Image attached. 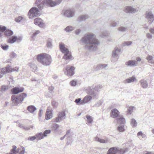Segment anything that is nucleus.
Listing matches in <instances>:
<instances>
[{
	"label": "nucleus",
	"mask_w": 154,
	"mask_h": 154,
	"mask_svg": "<svg viewBox=\"0 0 154 154\" xmlns=\"http://www.w3.org/2000/svg\"><path fill=\"white\" fill-rule=\"evenodd\" d=\"M35 139H36L35 135L33 136L29 137L28 138V140L29 141H33Z\"/></svg>",
	"instance_id": "60"
},
{
	"label": "nucleus",
	"mask_w": 154,
	"mask_h": 154,
	"mask_svg": "<svg viewBox=\"0 0 154 154\" xmlns=\"http://www.w3.org/2000/svg\"><path fill=\"white\" fill-rule=\"evenodd\" d=\"M60 51L64 54L63 58L66 60H71L72 59L71 53L69 51L67 47L63 43H61L59 45Z\"/></svg>",
	"instance_id": "4"
},
{
	"label": "nucleus",
	"mask_w": 154,
	"mask_h": 154,
	"mask_svg": "<svg viewBox=\"0 0 154 154\" xmlns=\"http://www.w3.org/2000/svg\"><path fill=\"white\" fill-rule=\"evenodd\" d=\"M34 23L41 28H44L46 26L44 20L39 17L35 19L34 20Z\"/></svg>",
	"instance_id": "10"
},
{
	"label": "nucleus",
	"mask_w": 154,
	"mask_h": 154,
	"mask_svg": "<svg viewBox=\"0 0 154 154\" xmlns=\"http://www.w3.org/2000/svg\"><path fill=\"white\" fill-rule=\"evenodd\" d=\"M47 46L48 48H51L52 46V42L51 40H49L47 41Z\"/></svg>",
	"instance_id": "51"
},
{
	"label": "nucleus",
	"mask_w": 154,
	"mask_h": 154,
	"mask_svg": "<svg viewBox=\"0 0 154 154\" xmlns=\"http://www.w3.org/2000/svg\"><path fill=\"white\" fill-rule=\"evenodd\" d=\"M40 32L39 30H36L34 32L33 34L32 35V38H33L36 36L37 35L40 33Z\"/></svg>",
	"instance_id": "52"
},
{
	"label": "nucleus",
	"mask_w": 154,
	"mask_h": 154,
	"mask_svg": "<svg viewBox=\"0 0 154 154\" xmlns=\"http://www.w3.org/2000/svg\"><path fill=\"white\" fill-rule=\"evenodd\" d=\"M93 89H94V87H89L86 89V91L87 93L92 96H95L94 93L93 92Z\"/></svg>",
	"instance_id": "26"
},
{
	"label": "nucleus",
	"mask_w": 154,
	"mask_h": 154,
	"mask_svg": "<svg viewBox=\"0 0 154 154\" xmlns=\"http://www.w3.org/2000/svg\"><path fill=\"white\" fill-rule=\"evenodd\" d=\"M62 14L67 17H71L74 15V11L72 9H68L63 11Z\"/></svg>",
	"instance_id": "8"
},
{
	"label": "nucleus",
	"mask_w": 154,
	"mask_h": 154,
	"mask_svg": "<svg viewBox=\"0 0 154 154\" xmlns=\"http://www.w3.org/2000/svg\"><path fill=\"white\" fill-rule=\"evenodd\" d=\"M145 17L148 23L150 24H151L154 20V15L151 11L146 12Z\"/></svg>",
	"instance_id": "11"
},
{
	"label": "nucleus",
	"mask_w": 154,
	"mask_h": 154,
	"mask_svg": "<svg viewBox=\"0 0 154 154\" xmlns=\"http://www.w3.org/2000/svg\"><path fill=\"white\" fill-rule=\"evenodd\" d=\"M20 150H22L20 152H19V154H24L25 152V148L23 147H21L19 149Z\"/></svg>",
	"instance_id": "58"
},
{
	"label": "nucleus",
	"mask_w": 154,
	"mask_h": 154,
	"mask_svg": "<svg viewBox=\"0 0 154 154\" xmlns=\"http://www.w3.org/2000/svg\"><path fill=\"white\" fill-rule=\"evenodd\" d=\"M108 36V34L106 32H104L102 33L101 35V37L103 38L106 37Z\"/></svg>",
	"instance_id": "64"
},
{
	"label": "nucleus",
	"mask_w": 154,
	"mask_h": 154,
	"mask_svg": "<svg viewBox=\"0 0 154 154\" xmlns=\"http://www.w3.org/2000/svg\"><path fill=\"white\" fill-rule=\"evenodd\" d=\"M137 122L134 119H132L130 120V124L131 126L133 128L137 127Z\"/></svg>",
	"instance_id": "37"
},
{
	"label": "nucleus",
	"mask_w": 154,
	"mask_h": 154,
	"mask_svg": "<svg viewBox=\"0 0 154 154\" xmlns=\"http://www.w3.org/2000/svg\"><path fill=\"white\" fill-rule=\"evenodd\" d=\"M17 56V54L14 52H12L10 54V57L11 59L16 58Z\"/></svg>",
	"instance_id": "61"
},
{
	"label": "nucleus",
	"mask_w": 154,
	"mask_h": 154,
	"mask_svg": "<svg viewBox=\"0 0 154 154\" xmlns=\"http://www.w3.org/2000/svg\"><path fill=\"white\" fill-rule=\"evenodd\" d=\"M117 120L118 123L120 124H125L126 122L125 119L122 116H119Z\"/></svg>",
	"instance_id": "22"
},
{
	"label": "nucleus",
	"mask_w": 154,
	"mask_h": 154,
	"mask_svg": "<svg viewBox=\"0 0 154 154\" xmlns=\"http://www.w3.org/2000/svg\"><path fill=\"white\" fill-rule=\"evenodd\" d=\"M121 51L117 47H116L112 52V54L113 56H116L119 57V52Z\"/></svg>",
	"instance_id": "34"
},
{
	"label": "nucleus",
	"mask_w": 154,
	"mask_h": 154,
	"mask_svg": "<svg viewBox=\"0 0 154 154\" xmlns=\"http://www.w3.org/2000/svg\"><path fill=\"white\" fill-rule=\"evenodd\" d=\"M94 140L97 142L102 143H109V139L108 138H106L104 139H103L96 136L94 138Z\"/></svg>",
	"instance_id": "14"
},
{
	"label": "nucleus",
	"mask_w": 154,
	"mask_h": 154,
	"mask_svg": "<svg viewBox=\"0 0 154 154\" xmlns=\"http://www.w3.org/2000/svg\"><path fill=\"white\" fill-rule=\"evenodd\" d=\"M1 47L4 50H7L9 48L8 45L6 44H2L1 45Z\"/></svg>",
	"instance_id": "47"
},
{
	"label": "nucleus",
	"mask_w": 154,
	"mask_h": 154,
	"mask_svg": "<svg viewBox=\"0 0 154 154\" xmlns=\"http://www.w3.org/2000/svg\"><path fill=\"white\" fill-rule=\"evenodd\" d=\"M125 124H120L117 127L118 130L120 132H124L125 129Z\"/></svg>",
	"instance_id": "38"
},
{
	"label": "nucleus",
	"mask_w": 154,
	"mask_h": 154,
	"mask_svg": "<svg viewBox=\"0 0 154 154\" xmlns=\"http://www.w3.org/2000/svg\"><path fill=\"white\" fill-rule=\"evenodd\" d=\"M103 102V100H100L96 103L95 106L97 107L99 106Z\"/></svg>",
	"instance_id": "55"
},
{
	"label": "nucleus",
	"mask_w": 154,
	"mask_h": 154,
	"mask_svg": "<svg viewBox=\"0 0 154 154\" xmlns=\"http://www.w3.org/2000/svg\"><path fill=\"white\" fill-rule=\"evenodd\" d=\"M146 59L149 63L151 64H154V59L153 56L152 55H148Z\"/></svg>",
	"instance_id": "27"
},
{
	"label": "nucleus",
	"mask_w": 154,
	"mask_h": 154,
	"mask_svg": "<svg viewBox=\"0 0 154 154\" xmlns=\"http://www.w3.org/2000/svg\"><path fill=\"white\" fill-rule=\"evenodd\" d=\"M11 66L8 65L7 66L0 69V73L2 74L5 75L7 73L11 72Z\"/></svg>",
	"instance_id": "15"
},
{
	"label": "nucleus",
	"mask_w": 154,
	"mask_h": 154,
	"mask_svg": "<svg viewBox=\"0 0 154 154\" xmlns=\"http://www.w3.org/2000/svg\"><path fill=\"white\" fill-rule=\"evenodd\" d=\"M81 41L85 44V48L90 51H96L100 44L99 42L96 38V35L93 33H88L86 34Z\"/></svg>",
	"instance_id": "1"
},
{
	"label": "nucleus",
	"mask_w": 154,
	"mask_h": 154,
	"mask_svg": "<svg viewBox=\"0 0 154 154\" xmlns=\"http://www.w3.org/2000/svg\"><path fill=\"white\" fill-rule=\"evenodd\" d=\"M6 27L5 26H0V32H4L6 30Z\"/></svg>",
	"instance_id": "56"
},
{
	"label": "nucleus",
	"mask_w": 154,
	"mask_h": 154,
	"mask_svg": "<svg viewBox=\"0 0 154 154\" xmlns=\"http://www.w3.org/2000/svg\"><path fill=\"white\" fill-rule=\"evenodd\" d=\"M52 117V113L51 110L47 109L45 114V119L48 120L51 119Z\"/></svg>",
	"instance_id": "23"
},
{
	"label": "nucleus",
	"mask_w": 154,
	"mask_h": 154,
	"mask_svg": "<svg viewBox=\"0 0 154 154\" xmlns=\"http://www.w3.org/2000/svg\"><path fill=\"white\" fill-rule=\"evenodd\" d=\"M94 89L97 91H100V89L102 88V86L100 85H98L96 86L95 87L94 86Z\"/></svg>",
	"instance_id": "44"
},
{
	"label": "nucleus",
	"mask_w": 154,
	"mask_h": 154,
	"mask_svg": "<svg viewBox=\"0 0 154 154\" xmlns=\"http://www.w3.org/2000/svg\"><path fill=\"white\" fill-rule=\"evenodd\" d=\"M22 40L21 37L19 36L17 37V36H13L11 38H10L8 39V43L12 44L17 41L18 42H20Z\"/></svg>",
	"instance_id": "12"
},
{
	"label": "nucleus",
	"mask_w": 154,
	"mask_h": 154,
	"mask_svg": "<svg viewBox=\"0 0 154 154\" xmlns=\"http://www.w3.org/2000/svg\"><path fill=\"white\" fill-rule=\"evenodd\" d=\"M12 148L10 152L7 154H17L19 152L20 149L19 148L17 149V147L15 146H12Z\"/></svg>",
	"instance_id": "24"
},
{
	"label": "nucleus",
	"mask_w": 154,
	"mask_h": 154,
	"mask_svg": "<svg viewBox=\"0 0 154 154\" xmlns=\"http://www.w3.org/2000/svg\"><path fill=\"white\" fill-rule=\"evenodd\" d=\"M29 66L30 67L32 71L34 72H36L37 70V68L36 65L33 63H30L29 64Z\"/></svg>",
	"instance_id": "25"
},
{
	"label": "nucleus",
	"mask_w": 154,
	"mask_h": 154,
	"mask_svg": "<svg viewBox=\"0 0 154 154\" xmlns=\"http://www.w3.org/2000/svg\"><path fill=\"white\" fill-rule=\"evenodd\" d=\"M36 0L35 5L40 9L42 10L45 6L53 7L60 4L62 0Z\"/></svg>",
	"instance_id": "2"
},
{
	"label": "nucleus",
	"mask_w": 154,
	"mask_h": 154,
	"mask_svg": "<svg viewBox=\"0 0 154 154\" xmlns=\"http://www.w3.org/2000/svg\"><path fill=\"white\" fill-rule=\"evenodd\" d=\"M11 72H18L19 71V68L18 67H16L15 68H12L11 67Z\"/></svg>",
	"instance_id": "59"
},
{
	"label": "nucleus",
	"mask_w": 154,
	"mask_h": 154,
	"mask_svg": "<svg viewBox=\"0 0 154 154\" xmlns=\"http://www.w3.org/2000/svg\"><path fill=\"white\" fill-rule=\"evenodd\" d=\"M132 43V42L131 41H126L125 42L123 43V45L124 46H128L130 45Z\"/></svg>",
	"instance_id": "54"
},
{
	"label": "nucleus",
	"mask_w": 154,
	"mask_h": 154,
	"mask_svg": "<svg viewBox=\"0 0 154 154\" xmlns=\"http://www.w3.org/2000/svg\"><path fill=\"white\" fill-rule=\"evenodd\" d=\"M118 24V23L114 21L112 22L111 23L110 26H111L114 27L116 26Z\"/></svg>",
	"instance_id": "57"
},
{
	"label": "nucleus",
	"mask_w": 154,
	"mask_h": 154,
	"mask_svg": "<svg viewBox=\"0 0 154 154\" xmlns=\"http://www.w3.org/2000/svg\"><path fill=\"white\" fill-rule=\"evenodd\" d=\"M137 136L140 139H145L146 138V135L143 133L142 131L138 132L137 134Z\"/></svg>",
	"instance_id": "40"
},
{
	"label": "nucleus",
	"mask_w": 154,
	"mask_h": 154,
	"mask_svg": "<svg viewBox=\"0 0 154 154\" xmlns=\"http://www.w3.org/2000/svg\"><path fill=\"white\" fill-rule=\"evenodd\" d=\"M75 68L73 66H68L64 69L65 74L68 76H71L74 74Z\"/></svg>",
	"instance_id": "9"
},
{
	"label": "nucleus",
	"mask_w": 154,
	"mask_h": 154,
	"mask_svg": "<svg viewBox=\"0 0 154 154\" xmlns=\"http://www.w3.org/2000/svg\"><path fill=\"white\" fill-rule=\"evenodd\" d=\"M70 130H68V131L67 132H66V134L64 136H63V137H61L60 138V139L62 140H63L64 138H65V137H66L67 138L68 137H69V135L70 133Z\"/></svg>",
	"instance_id": "50"
},
{
	"label": "nucleus",
	"mask_w": 154,
	"mask_h": 154,
	"mask_svg": "<svg viewBox=\"0 0 154 154\" xmlns=\"http://www.w3.org/2000/svg\"><path fill=\"white\" fill-rule=\"evenodd\" d=\"M89 18L88 15L87 14H83L81 15L78 18V20L80 21L85 20Z\"/></svg>",
	"instance_id": "28"
},
{
	"label": "nucleus",
	"mask_w": 154,
	"mask_h": 154,
	"mask_svg": "<svg viewBox=\"0 0 154 154\" xmlns=\"http://www.w3.org/2000/svg\"><path fill=\"white\" fill-rule=\"evenodd\" d=\"M125 11L127 13H134L136 12L137 10L131 6H127L125 8Z\"/></svg>",
	"instance_id": "17"
},
{
	"label": "nucleus",
	"mask_w": 154,
	"mask_h": 154,
	"mask_svg": "<svg viewBox=\"0 0 154 154\" xmlns=\"http://www.w3.org/2000/svg\"><path fill=\"white\" fill-rule=\"evenodd\" d=\"M13 32L11 29H6L5 31V35L7 37H8L12 35L13 34Z\"/></svg>",
	"instance_id": "31"
},
{
	"label": "nucleus",
	"mask_w": 154,
	"mask_h": 154,
	"mask_svg": "<svg viewBox=\"0 0 154 154\" xmlns=\"http://www.w3.org/2000/svg\"><path fill=\"white\" fill-rule=\"evenodd\" d=\"M27 94L26 93H22L19 96H16L12 95L11 99L14 105H17L23 100L26 97Z\"/></svg>",
	"instance_id": "5"
},
{
	"label": "nucleus",
	"mask_w": 154,
	"mask_h": 154,
	"mask_svg": "<svg viewBox=\"0 0 154 154\" xmlns=\"http://www.w3.org/2000/svg\"><path fill=\"white\" fill-rule=\"evenodd\" d=\"M146 37L149 39H151L152 38V35L149 33H147L146 34Z\"/></svg>",
	"instance_id": "63"
},
{
	"label": "nucleus",
	"mask_w": 154,
	"mask_h": 154,
	"mask_svg": "<svg viewBox=\"0 0 154 154\" xmlns=\"http://www.w3.org/2000/svg\"><path fill=\"white\" fill-rule=\"evenodd\" d=\"M138 63L135 60H129L125 63V64L128 66L135 67L138 65Z\"/></svg>",
	"instance_id": "20"
},
{
	"label": "nucleus",
	"mask_w": 154,
	"mask_h": 154,
	"mask_svg": "<svg viewBox=\"0 0 154 154\" xmlns=\"http://www.w3.org/2000/svg\"><path fill=\"white\" fill-rule=\"evenodd\" d=\"M36 140H40L44 138L42 132L38 133L35 135Z\"/></svg>",
	"instance_id": "35"
},
{
	"label": "nucleus",
	"mask_w": 154,
	"mask_h": 154,
	"mask_svg": "<svg viewBox=\"0 0 154 154\" xmlns=\"http://www.w3.org/2000/svg\"><path fill=\"white\" fill-rule=\"evenodd\" d=\"M118 30L120 32H125L127 30V28L123 26L119 27L118 28Z\"/></svg>",
	"instance_id": "53"
},
{
	"label": "nucleus",
	"mask_w": 154,
	"mask_h": 154,
	"mask_svg": "<svg viewBox=\"0 0 154 154\" xmlns=\"http://www.w3.org/2000/svg\"><path fill=\"white\" fill-rule=\"evenodd\" d=\"M91 99L92 97L90 96H85L83 100V104L88 103Z\"/></svg>",
	"instance_id": "36"
},
{
	"label": "nucleus",
	"mask_w": 154,
	"mask_h": 154,
	"mask_svg": "<svg viewBox=\"0 0 154 154\" xmlns=\"http://www.w3.org/2000/svg\"><path fill=\"white\" fill-rule=\"evenodd\" d=\"M36 59L38 62L44 66L50 65L52 61L51 56L46 53L38 54L37 56Z\"/></svg>",
	"instance_id": "3"
},
{
	"label": "nucleus",
	"mask_w": 154,
	"mask_h": 154,
	"mask_svg": "<svg viewBox=\"0 0 154 154\" xmlns=\"http://www.w3.org/2000/svg\"><path fill=\"white\" fill-rule=\"evenodd\" d=\"M120 112L116 109H114L111 110L110 112V116L113 118L118 117Z\"/></svg>",
	"instance_id": "16"
},
{
	"label": "nucleus",
	"mask_w": 154,
	"mask_h": 154,
	"mask_svg": "<svg viewBox=\"0 0 154 154\" xmlns=\"http://www.w3.org/2000/svg\"><path fill=\"white\" fill-rule=\"evenodd\" d=\"M31 80L32 81L33 84L35 86L38 85L40 83V80L36 78H32Z\"/></svg>",
	"instance_id": "41"
},
{
	"label": "nucleus",
	"mask_w": 154,
	"mask_h": 154,
	"mask_svg": "<svg viewBox=\"0 0 154 154\" xmlns=\"http://www.w3.org/2000/svg\"><path fill=\"white\" fill-rule=\"evenodd\" d=\"M140 82V83L141 86L144 88H146L148 86V84L147 82L144 80H141Z\"/></svg>",
	"instance_id": "29"
},
{
	"label": "nucleus",
	"mask_w": 154,
	"mask_h": 154,
	"mask_svg": "<svg viewBox=\"0 0 154 154\" xmlns=\"http://www.w3.org/2000/svg\"><path fill=\"white\" fill-rule=\"evenodd\" d=\"M127 113L128 114H131L134 111L136 110L135 107L132 106H127Z\"/></svg>",
	"instance_id": "21"
},
{
	"label": "nucleus",
	"mask_w": 154,
	"mask_h": 154,
	"mask_svg": "<svg viewBox=\"0 0 154 154\" xmlns=\"http://www.w3.org/2000/svg\"><path fill=\"white\" fill-rule=\"evenodd\" d=\"M75 29V27L71 26H69L66 27L64 30L67 32H70Z\"/></svg>",
	"instance_id": "33"
},
{
	"label": "nucleus",
	"mask_w": 154,
	"mask_h": 154,
	"mask_svg": "<svg viewBox=\"0 0 154 154\" xmlns=\"http://www.w3.org/2000/svg\"><path fill=\"white\" fill-rule=\"evenodd\" d=\"M27 110L30 113L34 112L36 109V108L34 106L31 105L27 107Z\"/></svg>",
	"instance_id": "32"
},
{
	"label": "nucleus",
	"mask_w": 154,
	"mask_h": 154,
	"mask_svg": "<svg viewBox=\"0 0 154 154\" xmlns=\"http://www.w3.org/2000/svg\"><path fill=\"white\" fill-rule=\"evenodd\" d=\"M107 65L106 64H99L97 65L96 69L97 70L100 69H103L106 67Z\"/></svg>",
	"instance_id": "42"
},
{
	"label": "nucleus",
	"mask_w": 154,
	"mask_h": 154,
	"mask_svg": "<svg viewBox=\"0 0 154 154\" xmlns=\"http://www.w3.org/2000/svg\"><path fill=\"white\" fill-rule=\"evenodd\" d=\"M10 88V87L8 85H3L1 86L0 88L1 91L2 92H5L8 90Z\"/></svg>",
	"instance_id": "39"
},
{
	"label": "nucleus",
	"mask_w": 154,
	"mask_h": 154,
	"mask_svg": "<svg viewBox=\"0 0 154 154\" xmlns=\"http://www.w3.org/2000/svg\"><path fill=\"white\" fill-rule=\"evenodd\" d=\"M137 81V79L135 75H133L131 77L126 79L124 81L125 84L130 83Z\"/></svg>",
	"instance_id": "19"
},
{
	"label": "nucleus",
	"mask_w": 154,
	"mask_h": 154,
	"mask_svg": "<svg viewBox=\"0 0 154 154\" xmlns=\"http://www.w3.org/2000/svg\"><path fill=\"white\" fill-rule=\"evenodd\" d=\"M119 58V57H117L116 56H113V55L112 54L111 58V61L112 62H115L117 61Z\"/></svg>",
	"instance_id": "48"
},
{
	"label": "nucleus",
	"mask_w": 154,
	"mask_h": 154,
	"mask_svg": "<svg viewBox=\"0 0 154 154\" xmlns=\"http://www.w3.org/2000/svg\"><path fill=\"white\" fill-rule=\"evenodd\" d=\"M24 91V88L22 87H15L11 90L13 94H16L21 92Z\"/></svg>",
	"instance_id": "18"
},
{
	"label": "nucleus",
	"mask_w": 154,
	"mask_h": 154,
	"mask_svg": "<svg viewBox=\"0 0 154 154\" xmlns=\"http://www.w3.org/2000/svg\"><path fill=\"white\" fill-rule=\"evenodd\" d=\"M86 124L88 125L91 124L93 121V118L89 115H86Z\"/></svg>",
	"instance_id": "30"
},
{
	"label": "nucleus",
	"mask_w": 154,
	"mask_h": 154,
	"mask_svg": "<svg viewBox=\"0 0 154 154\" xmlns=\"http://www.w3.org/2000/svg\"><path fill=\"white\" fill-rule=\"evenodd\" d=\"M66 114L64 111L60 112L57 117L55 120V121L56 122H59L64 120L65 118Z\"/></svg>",
	"instance_id": "13"
},
{
	"label": "nucleus",
	"mask_w": 154,
	"mask_h": 154,
	"mask_svg": "<svg viewBox=\"0 0 154 154\" xmlns=\"http://www.w3.org/2000/svg\"><path fill=\"white\" fill-rule=\"evenodd\" d=\"M41 15L40 11L36 7H33L29 11L28 16L29 19H32L34 17H39Z\"/></svg>",
	"instance_id": "6"
},
{
	"label": "nucleus",
	"mask_w": 154,
	"mask_h": 154,
	"mask_svg": "<svg viewBox=\"0 0 154 154\" xmlns=\"http://www.w3.org/2000/svg\"><path fill=\"white\" fill-rule=\"evenodd\" d=\"M127 151L126 149H120L116 147L110 148L108 151L107 154H116V153H119L120 154H123Z\"/></svg>",
	"instance_id": "7"
},
{
	"label": "nucleus",
	"mask_w": 154,
	"mask_h": 154,
	"mask_svg": "<svg viewBox=\"0 0 154 154\" xmlns=\"http://www.w3.org/2000/svg\"><path fill=\"white\" fill-rule=\"evenodd\" d=\"M60 127V125L56 124H53L52 126L53 129L54 130L57 131L58 129Z\"/></svg>",
	"instance_id": "49"
},
{
	"label": "nucleus",
	"mask_w": 154,
	"mask_h": 154,
	"mask_svg": "<svg viewBox=\"0 0 154 154\" xmlns=\"http://www.w3.org/2000/svg\"><path fill=\"white\" fill-rule=\"evenodd\" d=\"M23 17L22 16H19L15 19V21L17 23H19L23 19Z\"/></svg>",
	"instance_id": "46"
},
{
	"label": "nucleus",
	"mask_w": 154,
	"mask_h": 154,
	"mask_svg": "<svg viewBox=\"0 0 154 154\" xmlns=\"http://www.w3.org/2000/svg\"><path fill=\"white\" fill-rule=\"evenodd\" d=\"M70 83L71 86H74L76 85L77 82L75 81L72 80L70 82Z\"/></svg>",
	"instance_id": "62"
},
{
	"label": "nucleus",
	"mask_w": 154,
	"mask_h": 154,
	"mask_svg": "<svg viewBox=\"0 0 154 154\" xmlns=\"http://www.w3.org/2000/svg\"><path fill=\"white\" fill-rule=\"evenodd\" d=\"M51 132V131L50 130H46L43 133L44 137L47 136L48 134H50Z\"/></svg>",
	"instance_id": "45"
},
{
	"label": "nucleus",
	"mask_w": 154,
	"mask_h": 154,
	"mask_svg": "<svg viewBox=\"0 0 154 154\" xmlns=\"http://www.w3.org/2000/svg\"><path fill=\"white\" fill-rule=\"evenodd\" d=\"M75 102L77 104L79 105H82L83 104V100H81L80 98H79L76 99Z\"/></svg>",
	"instance_id": "43"
}]
</instances>
